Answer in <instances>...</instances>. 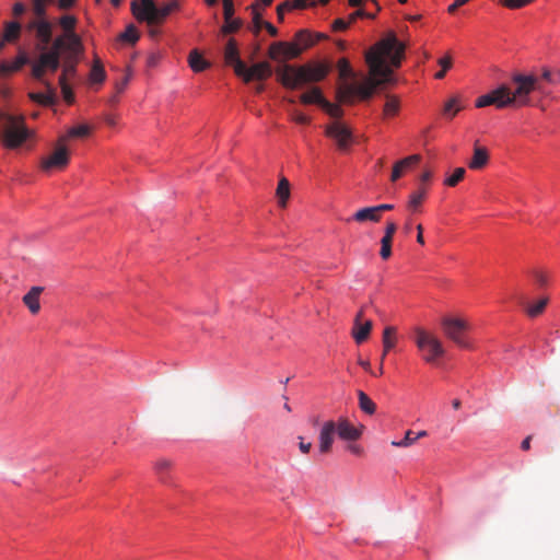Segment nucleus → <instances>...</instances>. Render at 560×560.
Segmentation results:
<instances>
[{"label":"nucleus","instance_id":"nucleus-62","mask_svg":"<svg viewBox=\"0 0 560 560\" xmlns=\"http://www.w3.org/2000/svg\"><path fill=\"white\" fill-rule=\"evenodd\" d=\"M541 79L549 83H552L553 82L552 72L548 68L542 69Z\"/></svg>","mask_w":560,"mask_h":560},{"label":"nucleus","instance_id":"nucleus-53","mask_svg":"<svg viewBox=\"0 0 560 560\" xmlns=\"http://www.w3.org/2000/svg\"><path fill=\"white\" fill-rule=\"evenodd\" d=\"M364 15H368V12L363 9H358L357 11L352 12L349 18L348 22L349 24H352L357 21V19H362Z\"/></svg>","mask_w":560,"mask_h":560},{"label":"nucleus","instance_id":"nucleus-4","mask_svg":"<svg viewBox=\"0 0 560 560\" xmlns=\"http://www.w3.org/2000/svg\"><path fill=\"white\" fill-rule=\"evenodd\" d=\"M329 71L327 62H307L302 66L284 63L276 69V75L284 88L296 90L304 84L324 80Z\"/></svg>","mask_w":560,"mask_h":560},{"label":"nucleus","instance_id":"nucleus-51","mask_svg":"<svg viewBox=\"0 0 560 560\" xmlns=\"http://www.w3.org/2000/svg\"><path fill=\"white\" fill-rule=\"evenodd\" d=\"M294 2H284L280 5L277 7V15H278V20L279 21H282L283 20V16H284V11L285 10H291V9H296L295 7H293Z\"/></svg>","mask_w":560,"mask_h":560},{"label":"nucleus","instance_id":"nucleus-12","mask_svg":"<svg viewBox=\"0 0 560 560\" xmlns=\"http://www.w3.org/2000/svg\"><path fill=\"white\" fill-rule=\"evenodd\" d=\"M47 73H51L50 71H44L43 75L40 78H34L38 82H40L46 92L39 93V92H32L28 94V97L43 106H54L57 103V91L55 86L51 84L50 81L45 79V75Z\"/></svg>","mask_w":560,"mask_h":560},{"label":"nucleus","instance_id":"nucleus-46","mask_svg":"<svg viewBox=\"0 0 560 560\" xmlns=\"http://www.w3.org/2000/svg\"><path fill=\"white\" fill-rule=\"evenodd\" d=\"M322 108L332 118H341L343 115V110L340 108L339 105L332 104L327 100L325 101Z\"/></svg>","mask_w":560,"mask_h":560},{"label":"nucleus","instance_id":"nucleus-7","mask_svg":"<svg viewBox=\"0 0 560 560\" xmlns=\"http://www.w3.org/2000/svg\"><path fill=\"white\" fill-rule=\"evenodd\" d=\"M179 8L177 0L164 3L160 7L153 0H139L131 2V11L139 22L147 24H162L166 18Z\"/></svg>","mask_w":560,"mask_h":560},{"label":"nucleus","instance_id":"nucleus-27","mask_svg":"<svg viewBox=\"0 0 560 560\" xmlns=\"http://www.w3.org/2000/svg\"><path fill=\"white\" fill-rule=\"evenodd\" d=\"M276 196L278 198V205L284 208L290 198V183L285 177L280 178L276 190Z\"/></svg>","mask_w":560,"mask_h":560},{"label":"nucleus","instance_id":"nucleus-40","mask_svg":"<svg viewBox=\"0 0 560 560\" xmlns=\"http://www.w3.org/2000/svg\"><path fill=\"white\" fill-rule=\"evenodd\" d=\"M392 244H393L392 237L383 236L381 238L380 256L383 260H387L392 256Z\"/></svg>","mask_w":560,"mask_h":560},{"label":"nucleus","instance_id":"nucleus-11","mask_svg":"<svg viewBox=\"0 0 560 560\" xmlns=\"http://www.w3.org/2000/svg\"><path fill=\"white\" fill-rule=\"evenodd\" d=\"M82 54L83 52H72V50H65V56L62 57V50H60L61 73L58 78L59 84L69 82L77 75V67Z\"/></svg>","mask_w":560,"mask_h":560},{"label":"nucleus","instance_id":"nucleus-24","mask_svg":"<svg viewBox=\"0 0 560 560\" xmlns=\"http://www.w3.org/2000/svg\"><path fill=\"white\" fill-rule=\"evenodd\" d=\"M489 161V153L486 148L477 147L474 148V155L468 163L470 170H480L487 165Z\"/></svg>","mask_w":560,"mask_h":560},{"label":"nucleus","instance_id":"nucleus-23","mask_svg":"<svg viewBox=\"0 0 560 560\" xmlns=\"http://www.w3.org/2000/svg\"><path fill=\"white\" fill-rule=\"evenodd\" d=\"M373 323L370 319L364 320V323H353L352 327V337L357 343L364 342L372 330Z\"/></svg>","mask_w":560,"mask_h":560},{"label":"nucleus","instance_id":"nucleus-28","mask_svg":"<svg viewBox=\"0 0 560 560\" xmlns=\"http://www.w3.org/2000/svg\"><path fill=\"white\" fill-rule=\"evenodd\" d=\"M22 26L18 21L5 22L3 39L13 43L19 39Z\"/></svg>","mask_w":560,"mask_h":560},{"label":"nucleus","instance_id":"nucleus-33","mask_svg":"<svg viewBox=\"0 0 560 560\" xmlns=\"http://www.w3.org/2000/svg\"><path fill=\"white\" fill-rule=\"evenodd\" d=\"M399 100L396 96L386 95L383 114L385 117H393L399 112Z\"/></svg>","mask_w":560,"mask_h":560},{"label":"nucleus","instance_id":"nucleus-10","mask_svg":"<svg viewBox=\"0 0 560 560\" xmlns=\"http://www.w3.org/2000/svg\"><path fill=\"white\" fill-rule=\"evenodd\" d=\"M444 335L460 348L468 349L470 347L466 331L469 329L467 320L458 317L445 316L441 320Z\"/></svg>","mask_w":560,"mask_h":560},{"label":"nucleus","instance_id":"nucleus-64","mask_svg":"<svg viewBox=\"0 0 560 560\" xmlns=\"http://www.w3.org/2000/svg\"><path fill=\"white\" fill-rule=\"evenodd\" d=\"M376 210H377V213L381 215V213L383 211H389V210H393L394 209V206L390 205V203H382V205H378V206H375Z\"/></svg>","mask_w":560,"mask_h":560},{"label":"nucleus","instance_id":"nucleus-15","mask_svg":"<svg viewBox=\"0 0 560 560\" xmlns=\"http://www.w3.org/2000/svg\"><path fill=\"white\" fill-rule=\"evenodd\" d=\"M34 58H30L25 51H21L16 58L11 62H2L0 65V73L1 74H8L10 72L19 71L23 66L28 65L31 67V75L32 78H36L33 73V67L36 60L38 59V52H36Z\"/></svg>","mask_w":560,"mask_h":560},{"label":"nucleus","instance_id":"nucleus-50","mask_svg":"<svg viewBox=\"0 0 560 560\" xmlns=\"http://www.w3.org/2000/svg\"><path fill=\"white\" fill-rule=\"evenodd\" d=\"M350 26L348 20H343V19H336L332 24H331V28L332 31L335 32H340V31H345L347 30L348 27Z\"/></svg>","mask_w":560,"mask_h":560},{"label":"nucleus","instance_id":"nucleus-8","mask_svg":"<svg viewBox=\"0 0 560 560\" xmlns=\"http://www.w3.org/2000/svg\"><path fill=\"white\" fill-rule=\"evenodd\" d=\"M413 331L416 346L423 353L424 362L432 364L445 354L444 347L438 337L421 327H416Z\"/></svg>","mask_w":560,"mask_h":560},{"label":"nucleus","instance_id":"nucleus-31","mask_svg":"<svg viewBox=\"0 0 560 560\" xmlns=\"http://www.w3.org/2000/svg\"><path fill=\"white\" fill-rule=\"evenodd\" d=\"M106 73L104 70V67L98 58H96L93 62L91 72H90V80L94 83H102L105 81Z\"/></svg>","mask_w":560,"mask_h":560},{"label":"nucleus","instance_id":"nucleus-43","mask_svg":"<svg viewBox=\"0 0 560 560\" xmlns=\"http://www.w3.org/2000/svg\"><path fill=\"white\" fill-rule=\"evenodd\" d=\"M337 67L341 79H347L354 75L350 62L346 58H341L338 61Z\"/></svg>","mask_w":560,"mask_h":560},{"label":"nucleus","instance_id":"nucleus-30","mask_svg":"<svg viewBox=\"0 0 560 560\" xmlns=\"http://www.w3.org/2000/svg\"><path fill=\"white\" fill-rule=\"evenodd\" d=\"M172 468V462L166 458H160L154 464V469L156 474L159 475V478L162 482L167 481L168 472Z\"/></svg>","mask_w":560,"mask_h":560},{"label":"nucleus","instance_id":"nucleus-42","mask_svg":"<svg viewBox=\"0 0 560 560\" xmlns=\"http://www.w3.org/2000/svg\"><path fill=\"white\" fill-rule=\"evenodd\" d=\"M283 55L282 57L284 59H294V58H298L301 52H302V48L299 47L296 44H293V43H285V47L283 48Z\"/></svg>","mask_w":560,"mask_h":560},{"label":"nucleus","instance_id":"nucleus-45","mask_svg":"<svg viewBox=\"0 0 560 560\" xmlns=\"http://www.w3.org/2000/svg\"><path fill=\"white\" fill-rule=\"evenodd\" d=\"M285 47V42H276L271 44L269 47L268 56L272 60H280V57L283 55V48Z\"/></svg>","mask_w":560,"mask_h":560},{"label":"nucleus","instance_id":"nucleus-52","mask_svg":"<svg viewBox=\"0 0 560 560\" xmlns=\"http://www.w3.org/2000/svg\"><path fill=\"white\" fill-rule=\"evenodd\" d=\"M397 231V225L394 221H387L385 226V234L384 236L394 238V235Z\"/></svg>","mask_w":560,"mask_h":560},{"label":"nucleus","instance_id":"nucleus-3","mask_svg":"<svg viewBox=\"0 0 560 560\" xmlns=\"http://www.w3.org/2000/svg\"><path fill=\"white\" fill-rule=\"evenodd\" d=\"M63 30V35L52 38L43 49H34L38 52V59L34 63L33 73L40 78L44 71L56 72L60 68V50H72L83 52V44L80 36L74 32L77 19L73 15H63L58 20Z\"/></svg>","mask_w":560,"mask_h":560},{"label":"nucleus","instance_id":"nucleus-63","mask_svg":"<svg viewBox=\"0 0 560 560\" xmlns=\"http://www.w3.org/2000/svg\"><path fill=\"white\" fill-rule=\"evenodd\" d=\"M299 447H300V451H301L302 453L307 454V453L310 452L311 447H312V443H310V442L305 443V442L303 441V439H302V438H300Z\"/></svg>","mask_w":560,"mask_h":560},{"label":"nucleus","instance_id":"nucleus-39","mask_svg":"<svg viewBox=\"0 0 560 560\" xmlns=\"http://www.w3.org/2000/svg\"><path fill=\"white\" fill-rule=\"evenodd\" d=\"M242 26V20L240 19H229V20H224V24L221 28V32L223 34H231V33H235L236 31H238Z\"/></svg>","mask_w":560,"mask_h":560},{"label":"nucleus","instance_id":"nucleus-1","mask_svg":"<svg viewBox=\"0 0 560 560\" xmlns=\"http://www.w3.org/2000/svg\"><path fill=\"white\" fill-rule=\"evenodd\" d=\"M405 44L399 42L394 32L365 51V62L369 66V78L362 83H342L337 90V101L352 104L353 97L370 100L378 86L394 83L393 68H399L405 57Z\"/></svg>","mask_w":560,"mask_h":560},{"label":"nucleus","instance_id":"nucleus-35","mask_svg":"<svg viewBox=\"0 0 560 560\" xmlns=\"http://www.w3.org/2000/svg\"><path fill=\"white\" fill-rule=\"evenodd\" d=\"M90 127L88 125H79L75 127H72L68 130L66 135L62 137H66V142L71 138H85L90 135Z\"/></svg>","mask_w":560,"mask_h":560},{"label":"nucleus","instance_id":"nucleus-13","mask_svg":"<svg viewBox=\"0 0 560 560\" xmlns=\"http://www.w3.org/2000/svg\"><path fill=\"white\" fill-rule=\"evenodd\" d=\"M326 135L336 141L340 150H347L352 139L350 129L339 121L329 125Z\"/></svg>","mask_w":560,"mask_h":560},{"label":"nucleus","instance_id":"nucleus-21","mask_svg":"<svg viewBox=\"0 0 560 560\" xmlns=\"http://www.w3.org/2000/svg\"><path fill=\"white\" fill-rule=\"evenodd\" d=\"M43 291V287H32L22 299L23 303L32 314H37L40 311L39 296Z\"/></svg>","mask_w":560,"mask_h":560},{"label":"nucleus","instance_id":"nucleus-36","mask_svg":"<svg viewBox=\"0 0 560 560\" xmlns=\"http://www.w3.org/2000/svg\"><path fill=\"white\" fill-rule=\"evenodd\" d=\"M119 39L131 45L136 44L139 39V32L137 27L133 24H129L125 32L119 35Z\"/></svg>","mask_w":560,"mask_h":560},{"label":"nucleus","instance_id":"nucleus-25","mask_svg":"<svg viewBox=\"0 0 560 560\" xmlns=\"http://www.w3.org/2000/svg\"><path fill=\"white\" fill-rule=\"evenodd\" d=\"M188 63L195 72H201L210 67V62L207 61L197 49L189 52Z\"/></svg>","mask_w":560,"mask_h":560},{"label":"nucleus","instance_id":"nucleus-6","mask_svg":"<svg viewBox=\"0 0 560 560\" xmlns=\"http://www.w3.org/2000/svg\"><path fill=\"white\" fill-rule=\"evenodd\" d=\"M0 136L7 148L16 149L31 139L34 131L26 127L23 115L0 113Z\"/></svg>","mask_w":560,"mask_h":560},{"label":"nucleus","instance_id":"nucleus-54","mask_svg":"<svg viewBox=\"0 0 560 560\" xmlns=\"http://www.w3.org/2000/svg\"><path fill=\"white\" fill-rule=\"evenodd\" d=\"M293 120L300 125H307L310 122V118L303 113H294Z\"/></svg>","mask_w":560,"mask_h":560},{"label":"nucleus","instance_id":"nucleus-44","mask_svg":"<svg viewBox=\"0 0 560 560\" xmlns=\"http://www.w3.org/2000/svg\"><path fill=\"white\" fill-rule=\"evenodd\" d=\"M465 174L466 171L464 167H457L454 173L445 179L444 184L454 187L464 178Z\"/></svg>","mask_w":560,"mask_h":560},{"label":"nucleus","instance_id":"nucleus-58","mask_svg":"<svg viewBox=\"0 0 560 560\" xmlns=\"http://www.w3.org/2000/svg\"><path fill=\"white\" fill-rule=\"evenodd\" d=\"M130 80V74H127L120 82L116 84L117 93L124 92Z\"/></svg>","mask_w":560,"mask_h":560},{"label":"nucleus","instance_id":"nucleus-60","mask_svg":"<svg viewBox=\"0 0 560 560\" xmlns=\"http://www.w3.org/2000/svg\"><path fill=\"white\" fill-rule=\"evenodd\" d=\"M14 16H20L25 12V5L22 2H16L12 9Z\"/></svg>","mask_w":560,"mask_h":560},{"label":"nucleus","instance_id":"nucleus-49","mask_svg":"<svg viewBox=\"0 0 560 560\" xmlns=\"http://www.w3.org/2000/svg\"><path fill=\"white\" fill-rule=\"evenodd\" d=\"M234 14V4L233 0H223V16L224 20H229L233 18Z\"/></svg>","mask_w":560,"mask_h":560},{"label":"nucleus","instance_id":"nucleus-32","mask_svg":"<svg viewBox=\"0 0 560 560\" xmlns=\"http://www.w3.org/2000/svg\"><path fill=\"white\" fill-rule=\"evenodd\" d=\"M520 303H521V305H523L525 307L526 314L529 317H536L544 312V310L548 303V299L547 298L540 299L534 305H526L524 301H521Z\"/></svg>","mask_w":560,"mask_h":560},{"label":"nucleus","instance_id":"nucleus-47","mask_svg":"<svg viewBox=\"0 0 560 560\" xmlns=\"http://www.w3.org/2000/svg\"><path fill=\"white\" fill-rule=\"evenodd\" d=\"M413 432L411 430H408L406 433H405V436L401 441H393L392 442V445L395 446V447H408V446H411L415 442H416V439L415 436H412Z\"/></svg>","mask_w":560,"mask_h":560},{"label":"nucleus","instance_id":"nucleus-34","mask_svg":"<svg viewBox=\"0 0 560 560\" xmlns=\"http://www.w3.org/2000/svg\"><path fill=\"white\" fill-rule=\"evenodd\" d=\"M296 45L302 48H307L315 44L314 36L310 32L302 30L299 31L295 35Z\"/></svg>","mask_w":560,"mask_h":560},{"label":"nucleus","instance_id":"nucleus-17","mask_svg":"<svg viewBox=\"0 0 560 560\" xmlns=\"http://www.w3.org/2000/svg\"><path fill=\"white\" fill-rule=\"evenodd\" d=\"M336 432L341 440L354 442L362 435V430L352 425L347 418H339L336 422Z\"/></svg>","mask_w":560,"mask_h":560},{"label":"nucleus","instance_id":"nucleus-16","mask_svg":"<svg viewBox=\"0 0 560 560\" xmlns=\"http://www.w3.org/2000/svg\"><path fill=\"white\" fill-rule=\"evenodd\" d=\"M224 61L226 65L232 66L235 74H241L244 71V62L240 58V52L235 39L230 38L224 49Z\"/></svg>","mask_w":560,"mask_h":560},{"label":"nucleus","instance_id":"nucleus-57","mask_svg":"<svg viewBox=\"0 0 560 560\" xmlns=\"http://www.w3.org/2000/svg\"><path fill=\"white\" fill-rule=\"evenodd\" d=\"M347 450L358 456H361L363 454V448L359 444L350 443L347 445Z\"/></svg>","mask_w":560,"mask_h":560},{"label":"nucleus","instance_id":"nucleus-48","mask_svg":"<svg viewBox=\"0 0 560 560\" xmlns=\"http://www.w3.org/2000/svg\"><path fill=\"white\" fill-rule=\"evenodd\" d=\"M59 85H60V89H61V93H62L63 100L68 104H72L74 102V94H73L72 89L70 88L69 82H63V84H59Z\"/></svg>","mask_w":560,"mask_h":560},{"label":"nucleus","instance_id":"nucleus-56","mask_svg":"<svg viewBox=\"0 0 560 560\" xmlns=\"http://www.w3.org/2000/svg\"><path fill=\"white\" fill-rule=\"evenodd\" d=\"M438 62L444 71H447L452 67V57L445 56V57L439 59Z\"/></svg>","mask_w":560,"mask_h":560},{"label":"nucleus","instance_id":"nucleus-38","mask_svg":"<svg viewBox=\"0 0 560 560\" xmlns=\"http://www.w3.org/2000/svg\"><path fill=\"white\" fill-rule=\"evenodd\" d=\"M463 107L459 104V100L457 97H452L444 105V115L453 118Z\"/></svg>","mask_w":560,"mask_h":560},{"label":"nucleus","instance_id":"nucleus-37","mask_svg":"<svg viewBox=\"0 0 560 560\" xmlns=\"http://www.w3.org/2000/svg\"><path fill=\"white\" fill-rule=\"evenodd\" d=\"M249 8L253 14V32L258 34L266 22L262 20V13L257 9V4H252Z\"/></svg>","mask_w":560,"mask_h":560},{"label":"nucleus","instance_id":"nucleus-2","mask_svg":"<svg viewBox=\"0 0 560 560\" xmlns=\"http://www.w3.org/2000/svg\"><path fill=\"white\" fill-rule=\"evenodd\" d=\"M512 86L509 84H500L487 94L476 100V107L481 108L493 105L499 109L512 106L530 105V94L539 91L547 94L539 80L534 74H524L515 72L511 77Z\"/></svg>","mask_w":560,"mask_h":560},{"label":"nucleus","instance_id":"nucleus-5","mask_svg":"<svg viewBox=\"0 0 560 560\" xmlns=\"http://www.w3.org/2000/svg\"><path fill=\"white\" fill-rule=\"evenodd\" d=\"M51 0H32L33 19H31L25 30L33 34L35 43L34 49H43L46 44H50L54 36V23L47 19V4Z\"/></svg>","mask_w":560,"mask_h":560},{"label":"nucleus","instance_id":"nucleus-9","mask_svg":"<svg viewBox=\"0 0 560 560\" xmlns=\"http://www.w3.org/2000/svg\"><path fill=\"white\" fill-rule=\"evenodd\" d=\"M70 162V151L66 144V137H59L54 149L40 160V170L45 173L63 171Z\"/></svg>","mask_w":560,"mask_h":560},{"label":"nucleus","instance_id":"nucleus-59","mask_svg":"<svg viewBox=\"0 0 560 560\" xmlns=\"http://www.w3.org/2000/svg\"><path fill=\"white\" fill-rule=\"evenodd\" d=\"M469 0H455L454 3H452L447 9L448 13H455L459 7L464 5Z\"/></svg>","mask_w":560,"mask_h":560},{"label":"nucleus","instance_id":"nucleus-55","mask_svg":"<svg viewBox=\"0 0 560 560\" xmlns=\"http://www.w3.org/2000/svg\"><path fill=\"white\" fill-rule=\"evenodd\" d=\"M147 25H148V33H149L150 37L155 38L160 35V30H159V25H161L160 23H152V24H147Z\"/></svg>","mask_w":560,"mask_h":560},{"label":"nucleus","instance_id":"nucleus-29","mask_svg":"<svg viewBox=\"0 0 560 560\" xmlns=\"http://www.w3.org/2000/svg\"><path fill=\"white\" fill-rule=\"evenodd\" d=\"M359 408L364 413L372 416L376 411L375 402L361 389L357 390Z\"/></svg>","mask_w":560,"mask_h":560},{"label":"nucleus","instance_id":"nucleus-26","mask_svg":"<svg viewBox=\"0 0 560 560\" xmlns=\"http://www.w3.org/2000/svg\"><path fill=\"white\" fill-rule=\"evenodd\" d=\"M300 100L303 104H317L323 107L326 98L323 96L319 88H312L308 92L303 93L300 96Z\"/></svg>","mask_w":560,"mask_h":560},{"label":"nucleus","instance_id":"nucleus-19","mask_svg":"<svg viewBox=\"0 0 560 560\" xmlns=\"http://www.w3.org/2000/svg\"><path fill=\"white\" fill-rule=\"evenodd\" d=\"M397 342V330L394 326H387L384 328L383 337H382V343H383V353L381 357V364H380V373L383 374V363L385 360V357L387 353L394 349Z\"/></svg>","mask_w":560,"mask_h":560},{"label":"nucleus","instance_id":"nucleus-18","mask_svg":"<svg viewBox=\"0 0 560 560\" xmlns=\"http://www.w3.org/2000/svg\"><path fill=\"white\" fill-rule=\"evenodd\" d=\"M336 432V422L332 420L326 421L322 430L319 432V452L322 454H327L330 452L332 443H334V435Z\"/></svg>","mask_w":560,"mask_h":560},{"label":"nucleus","instance_id":"nucleus-20","mask_svg":"<svg viewBox=\"0 0 560 560\" xmlns=\"http://www.w3.org/2000/svg\"><path fill=\"white\" fill-rule=\"evenodd\" d=\"M421 160L419 154L409 155L398 162H396L393 166V171L390 174V180H398L405 172H407L412 165H416Z\"/></svg>","mask_w":560,"mask_h":560},{"label":"nucleus","instance_id":"nucleus-61","mask_svg":"<svg viewBox=\"0 0 560 560\" xmlns=\"http://www.w3.org/2000/svg\"><path fill=\"white\" fill-rule=\"evenodd\" d=\"M75 0H58V8L61 10H66L71 8L74 4Z\"/></svg>","mask_w":560,"mask_h":560},{"label":"nucleus","instance_id":"nucleus-22","mask_svg":"<svg viewBox=\"0 0 560 560\" xmlns=\"http://www.w3.org/2000/svg\"><path fill=\"white\" fill-rule=\"evenodd\" d=\"M351 220L357 221L359 223H363L366 221L376 223L381 220V215L377 213L375 206L365 207L354 212V214L350 219H347V222H350Z\"/></svg>","mask_w":560,"mask_h":560},{"label":"nucleus","instance_id":"nucleus-41","mask_svg":"<svg viewBox=\"0 0 560 560\" xmlns=\"http://www.w3.org/2000/svg\"><path fill=\"white\" fill-rule=\"evenodd\" d=\"M427 195L425 188H419L417 191L412 192L409 198V207L412 209H417L422 201L424 200Z\"/></svg>","mask_w":560,"mask_h":560},{"label":"nucleus","instance_id":"nucleus-14","mask_svg":"<svg viewBox=\"0 0 560 560\" xmlns=\"http://www.w3.org/2000/svg\"><path fill=\"white\" fill-rule=\"evenodd\" d=\"M272 73L271 67L268 62H257L253 65L250 68H247L244 63V71L241 74H236L237 77L243 78V80L248 83L252 80H266Z\"/></svg>","mask_w":560,"mask_h":560}]
</instances>
